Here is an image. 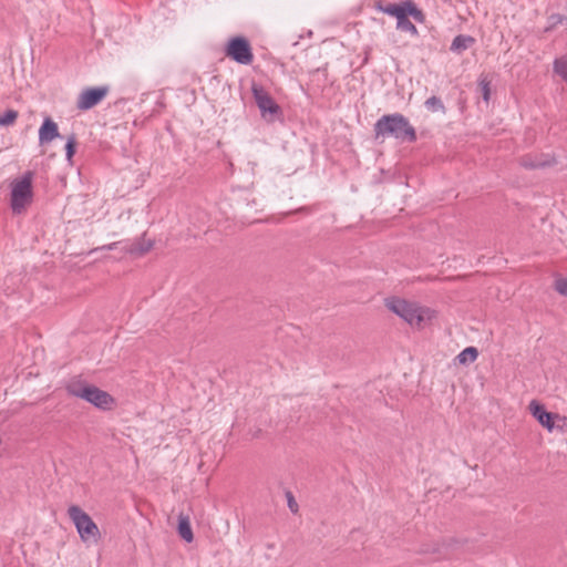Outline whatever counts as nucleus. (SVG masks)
Here are the masks:
<instances>
[{"mask_svg": "<svg viewBox=\"0 0 567 567\" xmlns=\"http://www.w3.org/2000/svg\"><path fill=\"white\" fill-rule=\"evenodd\" d=\"M178 535L186 543H192L194 540V534L190 526V520L187 515L179 514L178 515V526H177Z\"/></svg>", "mask_w": 567, "mask_h": 567, "instance_id": "obj_12", "label": "nucleus"}, {"mask_svg": "<svg viewBox=\"0 0 567 567\" xmlns=\"http://www.w3.org/2000/svg\"><path fill=\"white\" fill-rule=\"evenodd\" d=\"M474 42H475V39L473 37L460 34L453 39L452 44H451V50L453 52L461 53V52L467 50L470 47H472L474 44Z\"/></svg>", "mask_w": 567, "mask_h": 567, "instance_id": "obj_13", "label": "nucleus"}, {"mask_svg": "<svg viewBox=\"0 0 567 567\" xmlns=\"http://www.w3.org/2000/svg\"><path fill=\"white\" fill-rule=\"evenodd\" d=\"M114 246H115V244H111V245H109V246H104L103 248H106V249H113V248H114Z\"/></svg>", "mask_w": 567, "mask_h": 567, "instance_id": "obj_30", "label": "nucleus"}, {"mask_svg": "<svg viewBox=\"0 0 567 567\" xmlns=\"http://www.w3.org/2000/svg\"><path fill=\"white\" fill-rule=\"evenodd\" d=\"M565 20H567V17H564L561 14H551L548 19V27L545 29V31H550L554 28H556L558 24L563 23Z\"/></svg>", "mask_w": 567, "mask_h": 567, "instance_id": "obj_24", "label": "nucleus"}, {"mask_svg": "<svg viewBox=\"0 0 567 567\" xmlns=\"http://www.w3.org/2000/svg\"><path fill=\"white\" fill-rule=\"evenodd\" d=\"M478 87L482 94L483 100L488 103L491 97V81L486 75H482L478 81Z\"/></svg>", "mask_w": 567, "mask_h": 567, "instance_id": "obj_21", "label": "nucleus"}, {"mask_svg": "<svg viewBox=\"0 0 567 567\" xmlns=\"http://www.w3.org/2000/svg\"><path fill=\"white\" fill-rule=\"evenodd\" d=\"M89 386L90 384L84 381L72 379L66 384V391L69 394L82 399L84 395L83 392L86 391Z\"/></svg>", "mask_w": 567, "mask_h": 567, "instance_id": "obj_14", "label": "nucleus"}, {"mask_svg": "<svg viewBox=\"0 0 567 567\" xmlns=\"http://www.w3.org/2000/svg\"><path fill=\"white\" fill-rule=\"evenodd\" d=\"M389 310L404 319L411 326H421L425 320L431 319V310L420 307L415 303L408 302L400 298H390L385 300Z\"/></svg>", "mask_w": 567, "mask_h": 567, "instance_id": "obj_2", "label": "nucleus"}, {"mask_svg": "<svg viewBox=\"0 0 567 567\" xmlns=\"http://www.w3.org/2000/svg\"><path fill=\"white\" fill-rule=\"evenodd\" d=\"M478 357V351L474 347L465 348L460 354L457 355V360L461 364H468L474 362Z\"/></svg>", "mask_w": 567, "mask_h": 567, "instance_id": "obj_15", "label": "nucleus"}, {"mask_svg": "<svg viewBox=\"0 0 567 567\" xmlns=\"http://www.w3.org/2000/svg\"><path fill=\"white\" fill-rule=\"evenodd\" d=\"M58 137H60L58 124L51 117H45L39 128L40 145H47Z\"/></svg>", "mask_w": 567, "mask_h": 567, "instance_id": "obj_10", "label": "nucleus"}, {"mask_svg": "<svg viewBox=\"0 0 567 567\" xmlns=\"http://www.w3.org/2000/svg\"><path fill=\"white\" fill-rule=\"evenodd\" d=\"M423 551L436 555L437 558H444L447 556L446 548L440 545H434L432 548H424Z\"/></svg>", "mask_w": 567, "mask_h": 567, "instance_id": "obj_25", "label": "nucleus"}, {"mask_svg": "<svg viewBox=\"0 0 567 567\" xmlns=\"http://www.w3.org/2000/svg\"><path fill=\"white\" fill-rule=\"evenodd\" d=\"M425 107L431 112H445V106L440 97L437 96H431L429 97L425 103Z\"/></svg>", "mask_w": 567, "mask_h": 567, "instance_id": "obj_19", "label": "nucleus"}, {"mask_svg": "<svg viewBox=\"0 0 567 567\" xmlns=\"http://www.w3.org/2000/svg\"><path fill=\"white\" fill-rule=\"evenodd\" d=\"M154 247V241L144 239V254L150 251Z\"/></svg>", "mask_w": 567, "mask_h": 567, "instance_id": "obj_28", "label": "nucleus"}, {"mask_svg": "<svg viewBox=\"0 0 567 567\" xmlns=\"http://www.w3.org/2000/svg\"><path fill=\"white\" fill-rule=\"evenodd\" d=\"M375 136H392L403 142L416 141L415 128L409 120L400 113L388 114L380 117L374 124Z\"/></svg>", "mask_w": 567, "mask_h": 567, "instance_id": "obj_1", "label": "nucleus"}, {"mask_svg": "<svg viewBox=\"0 0 567 567\" xmlns=\"http://www.w3.org/2000/svg\"><path fill=\"white\" fill-rule=\"evenodd\" d=\"M532 415L539 422L542 426L551 432L555 429L563 430L567 421L565 416L557 413L547 412L545 406L533 400L528 405Z\"/></svg>", "mask_w": 567, "mask_h": 567, "instance_id": "obj_7", "label": "nucleus"}, {"mask_svg": "<svg viewBox=\"0 0 567 567\" xmlns=\"http://www.w3.org/2000/svg\"><path fill=\"white\" fill-rule=\"evenodd\" d=\"M287 499H288V507H289V509L292 513H297L298 512V504H297L293 495L291 494V492H287Z\"/></svg>", "mask_w": 567, "mask_h": 567, "instance_id": "obj_27", "label": "nucleus"}, {"mask_svg": "<svg viewBox=\"0 0 567 567\" xmlns=\"http://www.w3.org/2000/svg\"><path fill=\"white\" fill-rule=\"evenodd\" d=\"M75 145H76V140H75V136L74 135H71L68 141H66V144H65V153H66V159L69 162H71L74 153H75Z\"/></svg>", "mask_w": 567, "mask_h": 567, "instance_id": "obj_23", "label": "nucleus"}, {"mask_svg": "<svg viewBox=\"0 0 567 567\" xmlns=\"http://www.w3.org/2000/svg\"><path fill=\"white\" fill-rule=\"evenodd\" d=\"M106 86L89 87L83 90L78 97L76 107L80 111H87L97 105L107 94Z\"/></svg>", "mask_w": 567, "mask_h": 567, "instance_id": "obj_8", "label": "nucleus"}, {"mask_svg": "<svg viewBox=\"0 0 567 567\" xmlns=\"http://www.w3.org/2000/svg\"><path fill=\"white\" fill-rule=\"evenodd\" d=\"M519 163L523 167L528 169L543 168L551 166L556 163L554 157L549 155H532L527 154L520 157Z\"/></svg>", "mask_w": 567, "mask_h": 567, "instance_id": "obj_11", "label": "nucleus"}, {"mask_svg": "<svg viewBox=\"0 0 567 567\" xmlns=\"http://www.w3.org/2000/svg\"><path fill=\"white\" fill-rule=\"evenodd\" d=\"M18 118V112L14 110H8L3 115H0V126L12 125Z\"/></svg>", "mask_w": 567, "mask_h": 567, "instance_id": "obj_22", "label": "nucleus"}, {"mask_svg": "<svg viewBox=\"0 0 567 567\" xmlns=\"http://www.w3.org/2000/svg\"><path fill=\"white\" fill-rule=\"evenodd\" d=\"M68 516L74 524L82 542L94 544L99 542L101 533L97 525L80 506L71 505L68 508Z\"/></svg>", "mask_w": 567, "mask_h": 567, "instance_id": "obj_4", "label": "nucleus"}, {"mask_svg": "<svg viewBox=\"0 0 567 567\" xmlns=\"http://www.w3.org/2000/svg\"><path fill=\"white\" fill-rule=\"evenodd\" d=\"M83 400L90 402L99 409L109 410L113 404V398L107 392L94 385H90L89 389L83 392Z\"/></svg>", "mask_w": 567, "mask_h": 567, "instance_id": "obj_9", "label": "nucleus"}, {"mask_svg": "<svg viewBox=\"0 0 567 567\" xmlns=\"http://www.w3.org/2000/svg\"><path fill=\"white\" fill-rule=\"evenodd\" d=\"M32 179L33 173L27 172L21 178L11 183L10 206L14 214L23 213L32 203Z\"/></svg>", "mask_w": 567, "mask_h": 567, "instance_id": "obj_3", "label": "nucleus"}, {"mask_svg": "<svg viewBox=\"0 0 567 567\" xmlns=\"http://www.w3.org/2000/svg\"><path fill=\"white\" fill-rule=\"evenodd\" d=\"M404 12L406 17L411 16L417 22L424 21V14L422 10H420L412 1L404 2Z\"/></svg>", "mask_w": 567, "mask_h": 567, "instance_id": "obj_17", "label": "nucleus"}, {"mask_svg": "<svg viewBox=\"0 0 567 567\" xmlns=\"http://www.w3.org/2000/svg\"><path fill=\"white\" fill-rule=\"evenodd\" d=\"M251 92L261 116L272 122L281 113L280 106L261 85L252 83Z\"/></svg>", "mask_w": 567, "mask_h": 567, "instance_id": "obj_6", "label": "nucleus"}, {"mask_svg": "<svg viewBox=\"0 0 567 567\" xmlns=\"http://www.w3.org/2000/svg\"><path fill=\"white\" fill-rule=\"evenodd\" d=\"M553 69L567 83V56L564 55L555 59Z\"/></svg>", "mask_w": 567, "mask_h": 567, "instance_id": "obj_16", "label": "nucleus"}, {"mask_svg": "<svg viewBox=\"0 0 567 567\" xmlns=\"http://www.w3.org/2000/svg\"><path fill=\"white\" fill-rule=\"evenodd\" d=\"M225 54L235 62L244 65L251 64L254 61V53L249 41L240 35L228 40Z\"/></svg>", "mask_w": 567, "mask_h": 567, "instance_id": "obj_5", "label": "nucleus"}, {"mask_svg": "<svg viewBox=\"0 0 567 567\" xmlns=\"http://www.w3.org/2000/svg\"><path fill=\"white\" fill-rule=\"evenodd\" d=\"M396 28L399 30H402V31H405V32H409L411 33L412 35H416L417 34V29L416 27L409 20V18L404 14H402L398 20H396Z\"/></svg>", "mask_w": 567, "mask_h": 567, "instance_id": "obj_18", "label": "nucleus"}, {"mask_svg": "<svg viewBox=\"0 0 567 567\" xmlns=\"http://www.w3.org/2000/svg\"><path fill=\"white\" fill-rule=\"evenodd\" d=\"M382 12L386 13L389 16L395 17L398 20L402 14L405 13L404 12V2L401 4L389 3L384 7V9H382Z\"/></svg>", "mask_w": 567, "mask_h": 567, "instance_id": "obj_20", "label": "nucleus"}, {"mask_svg": "<svg viewBox=\"0 0 567 567\" xmlns=\"http://www.w3.org/2000/svg\"><path fill=\"white\" fill-rule=\"evenodd\" d=\"M555 289L567 297V278H560L555 281Z\"/></svg>", "mask_w": 567, "mask_h": 567, "instance_id": "obj_26", "label": "nucleus"}, {"mask_svg": "<svg viewBox=\"0 0 567 567\" xmlns=\"http://www.w3.org/2000/svg\"><path fill=\"white\" fill-rule=\"evenodd\" d=\"M384 7H385V6H383L381 1H378V2L375 3V9H377V10H379V11H381V12H382V9H384Z\"/></svg>", "mask_w": 567, "mask_h": 567, "instance_id": "obj_29", "label": "nucleus"}]
</instances>
